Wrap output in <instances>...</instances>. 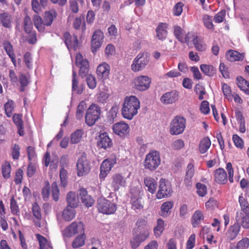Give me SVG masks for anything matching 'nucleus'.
<instances>
[{"instance_id": "nucleus-38", "label": "nucleus", "mask_w": 249, "mask_h": 249, "mask_svg": "<svg viewBox=\"0 0 249 249\" xmlns=\"http://www.w3.org/2000/svg\"><path fill=\"white\" fill-rule=\"evenodd\" d=\"M118 108L116 106L112 107L107 113V120L108 123L111 124L113 123L114 120L116 118Z\"/></svg>"}, {"instance_id": "nucleus-49", "label": "nucleus", "mask_w": 249, "mask_h": 249, "mask_svg": "<svg viewBox=\"0 0 249 249\" xmlns=\"http://www.w3.org/2000/svg\"><path fill=\"white\" fill-rule=\"evenodd\" d=\"M196 188L197 189V194L199 196L203 197L207 194V187L205 185L198 182L196 184Z\"/></svg>"}, {"instance_id": "nucleus-33", "label": "nucleus", "mask_w": 249, "mask_h": 249, "mask_svg": "<svg viewBox=\"0 0 249 249\" xmlns=\"http://www.w3.org/2000/svg\"><path fill=\"white\" fill-rule=\"evenodd\" d=\"M200 68L204 74L210 77L213 76L216 71V70L211 65L202 64Z\"/></svg>"}, {"instance_id": "nucleus-27", "label": "nucleus", "mask_w": 249, "mask_h": 249, "mask_svg": "<svg viewBox=\"0 0 249 249\" xmlns=\"http://www.w3.org/2000/svg\"><path fill=\"white\" fill-rule=\"evenodd\" d=\"M166 24L160 23L156 28L157 37L160 40H164L167 35Z\"/></svg>"}, {"instance_id": "nucleus-19", "label": "nucleus", "mask_w": 249, "mask_h": 249, "mask_svg": "<svg viewBox=\"0 0 249 249\" xmlns=\"http://www.w3.org/2000/svg\"><path fill=\"white\" fill-rule=\"evenodd\" d=\"M78 196L82 202L88 208L91 207L94 202V200L88 195V192L85 188H82L79 190Z\"/></svg>"}, {"instance_id": "nucleus-44", "label": "nucleus", "mask_w": 249, "mask_h": 249, "mask_svg": "<svg viewBox=\"0 0 249 249\" xmlns=\"http://www.w3.org/2000/svg\"><path fill=\"white\" fill-rule=\"evenodd\" d=\"M193 43L196 49L198 51H204L206 48L204 45L202 44L201 39L198 36H196L193 39Z\"/></svg>"}, {"instance_id": "nucleus-40", "label": "nucleus", "mask_w": 249, "mask_h": 249, "mask_svg": "<svg viewBox=\"0 0 249 249\" xmlns=\"http://www.w3.org/2000/svg\"><path fill=\"white\" fill-rule=\"evenodd\" d=\"M173 204L172 202L167 201L163 203L160 207L161 213L160 215L162 216H166L169 210L172 208Z\"/></svg>"}, {"instance_id": "nucleus-9", "label": "nucleus", "mask_w": 249, "mask_h": 249, "mask_svg": "<svg viewBox=\"0 0 249 249\" xmlns=\"http://www.w3.org/2000/svg\"><path fill=\"white\" fill-rule=\"evenodd\" d=\"M76 167L77 175L79 177L83 176L84 174H88L89 172L90 165L85 154L78 159Z\"/></svg>"}, {"instance_id": "nucleus-47", "label": "nucleus", "mask_w": 249, "mask_h": 249, "mask_svg": "<svg viewBox=\"0 0 249 249\" xmlns=\"http://www.w3.org/2000/svg\"><path fill=\"white\" fill-rule=\"evenodd\" d=\"M11 170L10 164L8 162L2 166V174L4 178L7 179L10 177Z\"/></svg>"}, {"instance_id": "nucleus-48", "label": "nucleus", "mask_w": 249, "mask_h": 249, "mask_svg": "<svg viewBox=\"0 0 249 249\" xmlns=\"http://www.w3.org/2000/svg\"><path fill=\"white\" fill-rule=\"evenodd\" d=\"M86 81L89 88L94 89L96 86V80L95 77L91 74H88L86 77Z\"/></svg>"}, {"instance_id": "nucleus-60", "label": "nucleus", "mask_w": 249, "mask_h": 249, "mask_svg": "<svg viewBox=\"0 0 249 249\" xmlns=\"http://www.w3.org/2000/svg\"><path fill=\"white\" fill-rule=\"evenodd\" d=\"M32 212L35 218L41 217L40 208L36 202H34L32 205Z\"/></svg>"}, {"instance_id": "nucleus-46", "label": "nucleus", "mask_w": 249, "mask_h": 249, "mask_svg": "<svg viewBox=\"0 0 249 249\" xmlns=\"http://www.w3.org/2000/svg\"><path fill=\"white\" fill-rule=\"evenodd\" d=\"M50 193V185L48 181L45 182V186L41 190V195L44 200L46 201L49 197Z\"/></svg>"}, {"instance_id": "nucleus-59", "label": "nucleus", "mask_w": 249, "mask_h": 249, "mask_svg": "<svg viewBox=\"0 0 249 249\" xmlns=\"http://www.w3.org/2000/svg\"><path fill=\"white\" fill-rule=\"evenodd\" d=\"M232 140L235 145L240 148H242L244 146V143L242 139L237 135L234 134L232 136Z\"/></svg>"}, {"instance_id": "nucleus-12", "label": "nucleus", "mask_w": 249, "mask_h": 249, "mask_svg": "<svg viewBox=\"0 0 249 249\" xmlns=\"http://www.w3.org/2000/svg\"><path fill=\"white\" fill-rule=\"evenodd\" d=\"M136 89L143 91L148 89L151 83V79L147 76L141 75L136 77L134 81Z\"/></svg>"}, {"instance_id": "nucleus-63", "label": "nucleus", "mask_w": 249, "mask_h": 249, "mask_svg": "<svg viewBox=\"0 0 249 249\" xmlns=\"http://www.w3.org/2000/svg\"><path fill=\"white\" fill-rule=\"evenodd\" d=\"M10 208L13 214H17L18 212V207L16 200L12 197L10 199Z\"/></svg>"}, {"instance_id": "nucleus-20", "label": "nucleus", "mask_w": 249, "mask_h": 249, "mask_svg": "<svg viewBox=\"0 0 249 249\" xmlns=\"http://www.w3.org/2000/svg\"><path fill=\"white\" fill-rule=\"evenodd\" d=\"M110 66L106 63L99 65L96 70V73L99 78L102 79L103 80H106L108 78Z\"/></svg>"}, {"instance_id": "nucleus-31", "label": "nucleus", "mask_w": 249, "mask_h": 249, "mask_svg": "<svg viewBox=\"0 0 249 249\" xmlns=\"http://www.w3.org/2000/svg\"><path fill=\"white\" fill-rule=\"evenodd\" d=\"M86 239L85 234H79L72 241L71 246L73 249H77L83 247L85 244Z\"/></svg>"}, {"instance_id": "nucleus-62", "label": "nucleus", "mask_w": 249, "mask_h": 249, "mask_svg": "<svg viewBox=\"0 0 249 249\" xmlns=\"http://www.w3.org/2000/svg\"><path fill=\"white\" fill-rule=\"evenodd\" d=\"M23 177V171L21 169H18L15 175L14 181L16 184H19L22 182Z\"/></svg>"}, {"instance_id": "nucleus-1", "label": "nucleus", "mask_w": 249, "mask_h": 249, "mask_svg": "<svg viewBox=\"0 0 249 249\" xmlns=\"http://www.w3.org/2000/svg\"><path fill=\"white\" fill-rule=\"evenodd\" d=\"M137 225L140 233H133L130 241V246L133 249H137L142 242L149 237L150 233V229L144 219H139L137 222Z\"/></svg>"}, {"instance_id": "nucleus-14", "label": "nucleus", "mask_w": 249, "mask_h": 249, "mask_svg": "<svg viewBox=\"0 0 249 249\" xmlns=\"http://www.w3.org/2000/svg\"><path fill=\"white\" fill-rule=\"evenodd\" d=\"M112 130L113 133L115 134L122 138H124L129 133V126L127 124L121 121L113 125Z\"/></svg>"}, {"instance_id": "nucleus-29", "label": "nucleus", "mask_w": 249, "mask_h": 249, "mask_svg": "<svg viewBox=\"0 0 249 249\" xmlns=\"http://www.w3.org/2000/svg\"><path fill=\"white\" fill-rule=\"evenodd\" d=\"M237 85L241 90L248 95H249V82L243 78L242 76H238L236 78Z\"/></svg>"}, {"instance_id": "nucleus-18", "label": "nucleus", "mask_w": 249, "mask_h": 249, "mask_svg": "<svg viewBox=\"0 0 249 249\" xmlns=\"http://www.w3.org/2000/svg\"><path fill=\"white\" fill-rule=\"evenodd\" d=\"M125 183V179L120 174H116L112 177L111 184L114 191H117L121 187L124 186Z\"/></svg>"}, {"instance_id": "nucleus-24", "label": "nucleus", "mask_w": 249, "mask_h": 249, "mask_svg": "<svg viewBox=\"0 0 249 249\" xmlns=\"http://www.w3.org/2000/svg\"><path fill=\"white\" fill-rule=\"evenodd\" d=\"M144 183L147 190L152 194L156 192L158 184L157 181L151 177H146L144 178Z\"/></svg>"}, {"instance_id": "nucleus-22", "label": "nucleus", "mask_w": 249, "mask_h": 249, "mask_svg": "<svg viewBox=\"0 0 249 249\" xmlns=\"http://www.w3.org/2000/svg\"><path fill=\"white\" fill-rule=\"evenodd\" d=\"M0 22L3 27L8 29H11L12 27V16L6 12L0 13Z\"/></svg>"}, {"instance_id": "nucleus-17", "label": "nucleus", "mask_w": 249, "mask_h": 249, "mask_svg": "<svg viewBox=\"0 0 249 249\" xmlns=\"http://www.w3.org/2000/svg\"><path fill=\"white\" fill-rule=\"evenodd\" d=\"M115 161L113 160L106 159L104 160L100 166V173L99 177L104 179L107 177V174L113 167Z\"/></svg>"}, {"instance_id": "nucleus-34", "label": "nucleus", "mask_w": 249, "mask_h": 249, "mask_svg": "<svg viewBox=\"0 0 249 249\" xmlns=\"http://www.w3.org/2000/svg\"><path fill=\"white\" fill-rule=\"evenodd\" d=\"M54 15L50 11H46L44 13V19L43 20L44 25L47 26H50L52 24L54 18L56 17V13L53 12Z\"/></svg>"}, {"instance_id": "nucleus-39", "label": "nucleus", "mask_w": 249, "mask_h": 249, "mask_svg": "<svg viewBox=\"0 0 249 249\" xmlns=\"http://www.w3.org/2000/svg\"><path fill=\"white\" fill-rule=\"evenodd\" d=\"M86 107V103L84 101L80 102L77 106L76 112V118L77 120H80L83 118L84 115V111Z\"/></svg>"}, {"instance_id": "nucleus-8", "label": "nucleus", "mask_w": 249, "mask_h": 249, "mask_svg": "<svg viewBox=\"0 0 249 249\" xmlns=\"http://www.w3.org/2000/svg\"><path fill=\"white\" fill-rule=\"evenodd\" d=\"M76 234H85V228L83 223L72 222L62 231L64 237H71Z\"/></svg>"}, {"instance_id": "nucleus-5", "label": "nucleus", "mask_w": 249, "mask_h": 249, "mask_svg": "<svg viewBox=\"0 0 249 249\" xmlns=\"http://www.w3.org/2000/svg\"><path fill=\"white\" fill-rule=\"evenodd\" d=\"M186 126V120L183 117L176 116L170 124V133L172 135L182 134Z\"/></svg>"}, {"instance_id": "nucleus-2", "label": "nucleus", "mask_w": 249, "mask_h": 249, "mask_svg": "<svg viewBox=\"0 0 249 249\" xmlns=\"http://www.w3.org/2000/svg\"><path fill=\"white\" fill-rule=\"evenodd\" d=\"M140 107V103L136 97H126L122 109V115L124 118L131 120L138 113Z\"/></svg>"}, {"instance_id": "nucleus-35", "label": "nucleus", "mask_w": 249, "mask_h": 249, "mask_svg": "<svg viewBox=\"0 0 249 249\" xmlns=\"http://www.w3.org/2000/svg\"><path fill=\"white\" fill-rule=\"evenodd\" d=\"M164 222L161 219H158L157 225L154 229V233L156 238L160 237L164 231Z\"/></svg>"}, {"instance_id": "nucleus-26", "label": "nucleus", "mask_w": 249, "mask_h": 249, "mask_svg": "<svg viewBox=\"0 0 249 249\" xmlns=\"http://www.w3.org/2000/svg\"><path fill=\"white\" fill-rule=\"evenodd\" d=\"M36 236L39 243V249H53L51 242L46 238L38 233Z\"/></svg>"}, {"instance_id": "nucleus-11", "label": "nucleus", "mask_w": 249, "mask_h": 249, "mask_svg": "<svg viewBox=\"0 0 249 249\" xmlns=\"http://www.w3.org/2000/svg\"><path fill=\"white\" fill-rule=\"evenodd\" d=\"M104 35L100 30H96L94 32L91 40V52L95 53L101 47L103 44Z\"/></svg>"}, {"instance_id": "nucleus-28", "label": "nucleus", "mask_w": 249, "mask_h": 249, "mask_svg": "<svg viewBox=\"0 0 249 249\" xmlns=\"http://www.w3.org/2000/svg\"><path fill=\"white\" fill-rule=\"evenodd\" d=\"M240 227L238 224H234L228 230L227 238L230 241L234 240L239 233Z\"/></svg>"}, {"instance_id": "nucleus-6", "label": "nucleus", "mask_w": 249, "mask_h": 249, "mask_svg": "<svg viewBox=\"0 0 249 249\" xmlns=\"http://www.w3.org/2000/svg\"><path fill=\"white\" fill-rule=\"evenodd\" d=\"M172 185L170 181L161 178L160 179L159 185V190L156 194L157 198L159 199L168 197L172 194Z\"/></svg>"}, {"instance_id": "nucleus-23", "label": "nucleus", "mask_w": 249, "mask_h": 249, "mask_svg": "<svg viewBox=\"0 0 249 249\" xmlns=\"http://www.w3.org/2000/svg\"><path fill=\"white\" fill-rule=\"evenodd\" d=\"M131 203L132 204V209L136 211L137 213H138V211H140L143 208L142 198L140 197L139 195H131Z\"/></svg>"}, {"instance_id": "nucleus-7", "label": "nucleus", "mask_w": 249, "mask_h": 249, "mask_svg": "<svg viewBox=\"0 0 249 249\" xmlns=\"http://www.w3.org/2000/svg\"><path fill=\"white\" fill-rule=\"evenodd\" d=\"M98 209L99 212L106 214L114 213L117 210L116 204L104 197L98 198Z\"/></svg>"}, {"instance_id": "nucleus-30", "label": "nucleus", "mask_w": 249, "mask_h": 249, "mask_svg": "<svg viewBox=\"0 0 249 249\" xmlns=\"http://www.w3.org/2000/svg\"><path fill=\"white\" fill-rule=\"evenodd\" d=\"M226 57L227 59L231 62L242 60L244 57L243 55L239 53L237 51L231 50L227 52Z\"/></svg>"}, {"instance_id": "nucleus-52", "label": "nucleus", "mask_w": 249, "mask_h": 249, "mask_svg": "<svg viewBox=\"0 0 249 249\" xmlns=\"http://www.w3.org/2000/svg\"><path fill=\"white\" fill-rule=\"evenodd\" d=\"M184 146V142L181 139H177L174 141L171 145V147L175 150H178Z\"/></svg>"}, {"instance_id": "nucleus-10", "label": "nucleus", "mask_w": 249, "mask_h": 249, "mask_svg": "<svg viewBox=\"0 0 249 249\" xmlns=\"http://www.w3.org/2000/svg\"><path fill=\"white\" fill-rule=\"evenodd\" d=\"M148 62L147 55L144 53H140L134 59L131 65V69L134 72L141 71L145 68Z\"/></svg>"}, {"instance_id": "nucleus-32", "label": "nucleus", "mask_w": 249, "mask_h": 249, "mask_svg": "<svg viewBox=\"0 0 249 249\" xmlns=\"http://www.w3.org/2000/svg\"><path fill=\"white\" fill-rule=\"evenodd\" d=\"M211 144V142L208 137L202 139L199 145V150L201 154L206 153Z\"/></svg>"}, {"instance_id": "nucleus-57", "label": "nucleus", "mask_w": 249, "mask_h": 249, "mask_svg": "<svg viewBox=\"0 0 249 249\" xmlns=\"http://www.w3.org/2000/svg\"><path fill=\"white\" fill-rule=\"evenodd\" d=\"M24 61L27 67L31 69L32 67V57L29 52H26L24 55Z\"/></svg>"}, {"instance_id": "nucleus-56", "label": "nucleus", "mask_w": 249, "mask_h": 249, "mask_svg": "<svg viewBox=\"0 0 249 249\" xmlns=\"http://www.w3.org/2000/svg\"><path fill=\"white\" fill-rule=\"evenodd\" d=\"M226 15V10H222L218 12L214 17L213 20L216 23H221L223 21V19Z\"/></svg>"}, {"instance_id": "nucleus-43", "label": "nucleus", "mask_w": 249, "mask_h": 249, "mask_svg": "<svg viewBox=\"0 0 249 249\" xmlns=\"http://www.w3.org/2000/svg\"><path fill=\"white\" fill-rule=\"evenodd\" d=\"M75 208L67 206L62 213L63 218H74L75 216Z\"/></svg>"}, {"instance_id": "nucleus-54", "label": "nucleus", "mask_w": 249, "mask_h": 249, "mask_svg": "<svg viewBox=\"0 0 249 249\" xmlns=\"http://www.w3.org/2000/svg\"><path fill=\"white\" fill-rule=\"evenodd\" d=\"M183 6L184 4L182 2H178L176 4L173 9L174 15L177 16H180L182 12Z\"/></svg>"}, {"instance_id": "nucleus-53", "label": "nucleus", "mask_w": 249, "mask_h": 249, "mask_svg": "<svg viewBox=\"0 0 249 249\" xmlns=\"http://www.w3.org/2000/svg\"><path fill=\"white\" fill-rule=\"evenodd\" d=\"M2 46L8 56H10L11 55L14 54L13 46L9 41H4L2 44Z\"/></svg>"}, {"instance_id": "nucleus-42", "label": "nucleus", "mask_w": 249, "mask_h": 249, "mask_svg": "<svg viewBox=\"0 0 249 249\" xmlns=\"http://www.w3.org/2000/svg\"><path fill=\"white\" fill-rule=\"evenodd\" d=\"M33 28V24L31 18L28 15H26L24 18V30L28 34L32 32Z\"/></svg>"}, {"instance_id": "nucleus-3", "label": "nucleus", "mask_w": 249, "mask_h": 249, "mask_svg": "<svg viewBox=\"0 0 249 249\" xmlns=\"http://www.w3.org/2000/svg\"><path fill=\"white\" fill-rule=\"evenodd\" d=\"M160 162V152L156 150H152L146 155L143 165L144 169L153 172L158 168Z\"/></svg>"}, {"instance_id": "nucleus-64", "label": "nucleus", "mask_w": 249, "mask_h": 249, "mask_svg": "<svg viewBox=\"0 0 249 249\" xmlns=\"http://www.w3.org/2000/svg\"><path fill=\"white\" fill-rule=\"evenodd\" d=\"M20 147L18 144H15L12 150V155L14 160H18L20 155Z\"/></svg>"}, {"instance_id": "nucleus-58", "label": "nucleus", "mask_w": 249, "mask_h": 249, "mask_svg": "<svg viewBox=\"0 0 249 249\" xmlns=\"http://www.w3.org/2000/svg\"><path fill=\"white\" fill-rule=\"evenodd\" d=\"M200 110L202 113L205 114L210 112L209 103L207 101L204 100L201 102Z\"/></svg>"}, {"instance_id": "nucleus-13", "label": "nucleus", "mask_w": 249, "mask_h": 249, "mask_svg": "<svg viewBox=\"0 0 249 249\" xmlns=\"http://www.w3.org/2000/svg\"><path fill=\"white\" fill-rule=\"evenodd\" d=\"M63 39L65 45L69 51L77 50L78 47V40L77 36L73 34L71 35L70 33L66 32L63 35Z\"/></svg>"}, {"instance_id": "nucleus-41", "label": "nucleus", "mask_w": 249, "mask_h": 249, "mask_svg": "<svg viewBox=\"0 0 249 249\" xmlns=\"http://www.w3.org/2000/svg\"><path fill=\"white\" fill-rule=\"evenodd\" d=\"M173 28L174 35L176 39L180 42H183V29L178 25H174Z\"/></svg>"}, {"instance_id": "nucleus-55", "label": "nucleus", "mask_w": 249, "mask_h": 249, "mask_svg": "<svg viewBox=\"0 0 249 249\" xmlns=\"http://www.w3.org/2000/svg\"><path fill=\"white\" fill-rule=\"evenodd\" d=\"M196 235L191 234L186 243V249H193L195 246Z\"/></svg>"}, {"instance_id": "nucleus-21", "label": "nucleus", "mask_w": 249, "mask_h": 249, "mask_svg": "<svg viewBox=\"0 0 249 249\" xmlns=\"http://www.w3.org/2000/svg\"><path fill=\"white\" fill-rule=\"evenodd\" d=\"M214 180L218 184H224L227 180V174L225 170L219 168L215 171Z\"/></svg>"}, {"instance_id": "nucleus-25", "label": "nucleus", "mask_w": 249, "mask_h": 249, "mask_svg": "<svg viewBox=\"0 0 249 249\" xmlns=\"http://www.w3.org/2000/svg\"><path fill=\"white\" fill-rule=\"evenodd\" d=\"M67 206L72 208H76L79 204V198L76 197L75 193L73 192H69L66 197Z\"/></svg>"}, {"instance_id": "nucleus-45", "label": "nucleus", "mask_w": 249, "mask_h": 249, "mask_svg": "<svg viewBox=\"0 0 249 249\" xmlns=\"http://www.w3.org/2000/svg\"><path fill=\"white\" fill-rule=\"evenodd\" d=\"M52 192L53 199L57 202L59 200V189L57 186L56 182H53L52 184Z\"/></svg>"}, {"instance_id": "nucleus-36", "label": "nucleus", "mask_w": 249, "mask_h": 249, "mask_svg": "<svg viewBox=\"0 0 249 249\" xmlns=\"http://www.w3.org/2000/svg\"><path fill=\"white\" fill-rule=\"evenodd\" d=\"M83 135V130L78 129L73 132L71 135V144H76L81 141Z\"/></svg>"}, {"instance_id": "nucleus-51", "label": "nucleus", "mask_w": 249, "mask_h": 249, "mask_svg": "<svg viewBox=\"0 0 249 249\" xmlns=\"http://www.w3.org/2000/svg\"><path fill=\"white\" fill-rule=\"evenodd\" d=\"M236 247L239 249H248L249 247V238L244 237L238 242Z\"/></svg>"}, {"instance_id": "nucleus-37", "label": "nucleus", "mask_w": 249, "mask_h": 249, "mask_svg": "<svg viewBox=\"0 0 249 249\" xmlns=\"http://www.w3.org/2000/svg\"><path fill=\"white\" fill-rule=\"evenodd\" d=\"M79 68V75L83 77L88 75L89 71V64L88 61L85 59L82 64L78 66Z\"/></svg>"}, {"instance_id": "nucleus-50", "label": "nucleus", "mask_w": 249, "mask_h": 249, "mask_svg": "<svg viewBox=\"0 0 249 249\" xmlns=\"http://www.w3.org/2000/svg\"><path fill=\"white\" fill-rule=\"evenodd\" d=\"M59 176L62 185L65 187L67 184V171L65 168H61L59 171Z\"/></svg>"}, {"instance_id": "nucleus-15", "label": "nucleus", "mask_w": 249, "mask_h": 249, "mask_svg": "<svg viewBox=\"0 0 249 249\" xmlns=\"http://www.w3.org/2000/svg\"><path fill=\"white\" fill-rule=\"evenodd\" d=\"M178 99V92L173 90L163 94L160 97L161 102L164 104H172L175 103Z\"/></svg>"}, {"instance_id": "nucleus-4", "label": "nucleus", "mask_w": 249, "mask_h": 249, "mask_svg": "<svg viewBox=\"0 0 249 249\" xmlns=\"http://www.w3.org/2000/svg\"><path fill=\"white\" fill-rule=\"evenodd\" d=\"M100 107L96 104H91L86 112L85 115L86 124L89 126H92L100 118Z\"/></svg>"}, {"instance_id": "nucleus-16", "label": "nucleus", "mask_w": 249, "mask_h": 249, "mask_svg": "<svg viewBox=\"0 0 249 249\" xmlns=\"http://www.w3.org/2000/svg\"><path fill=\"white\" fill-rule=\"evenodd\" d=\"M113 143L107 132L100 133L98 136L97 145L104 149L111 147Z\"/></svg>"}, {"instance_id": "nucleus-61", "label": "nucleus", "mask_w": 249, "mask_h": 249, "mask_svg": "<svg viewBox=\"0 0 249 249\" xmlns=\"http://www.w3.org/2000/svg\"><path fill=\"white\" fill-rule=\"evenodd\" d=\"M205 205L207 209H209L210 210H213L218 207L217 201L212 198H210L207 202H206Z\"/></svg>"}]
</instances>
